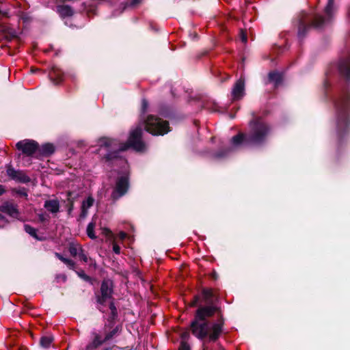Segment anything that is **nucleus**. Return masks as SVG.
<instances>
[{"instance_id":"1","label":"nucleus","mask_w":350,"mask_h":350,"mask_svg":"<svg viewBox=\"0 0 350 350\" xmlns=\"http://www.w3.org/2000/svg\"><path fill=\"white\" fill-rule=\"evenodd\" d=\"M142 129L141 126H137L135 129L131 131L128 144H119L115 139L102 138L100 140L101 147L109 148L111 150L108 153L105 158L107 160H111L117 157L118 151L126 150L129 146L133 148L137 151H142L145 149V145L142 141Z\"/></svg>"},{"instance_id":"2","label":"nucleus","mask_w":350,"mask_h":350,"mask_svg":"<svg viewBox=\"0 0 350 350\" xmlns=\"http://www.w3.org/2000/svg\"><path fill=\"white\" fill-rule=\"evenodd\" d=\"M250 126V134L248 137L239 133L232 138L231 142L234 146H239L244 141L250 145H259L265 140L270 131L269 126L260 118L251 122Z\"/></svg>"},{"instance_id":"3","label":"nucleus","mask_w":350,"mask_h":350,"mask_svg":"<svg viewBox=\"0 0 350 350\" xmlns=\"http://www.w3.org/2000/svg\"><path fill=\"white\" fill-rule=\"evenodd\" d=\"M191 329L192 334L198 338L203 339L208 336L210 340L215 341L222 331V324L216 323L210 326L207 321L198 319L196 317L191 323Z\"/></svg>"},{"instance_id":"4","label":"nucleus","mask_w":350,"mask_h":350,"mask_svg":"<svg viewBox=\"0 0 350 350\" xmlns=\"http://www.w3.org/2000/svg\"><path fill=\"white\" fill-rule=\"evenodd\" d=\"M142 124L147 132L154 135H163L170 131L167 121L152 115L144 119Z\"/></svg>"},{"instance_id":"5","label":"nucleus","mask_w":350,"mask_h":350,"mask_svg":"<svg viewBox=\"0 0 350 350\" xmlns=\"http://www.w3.org/2000/svg\"><path fill=\"white\" fill-rule=\"evenodd\" d=\"M16 146L23 154L27 156H31L38 152V144L31 139H24L18 142Z\"/></svg>"},{"instance_id":"6","label":"nucleus","mask_w":350,"mask_h":350,"mask_svg":"<svg viewBox=\"0 0 350 350\" xmlns=\"http://www.w3.org/2000/svg\"><path fill=\"white\" fill-rule=\"evenodd\" d=\"M128 189L129 181L127 178L121 177L118 178L111 196L112 200L115 201L119 199L127 192Z\"/></svg>"},{"instance_id":"7","label":"nucleus","mask_w":350,"mask_h":350,"mask_svg":"<svg viewBox=\"0 0 350 350\" xmlns=\"http://www.w3.org/2000/svg\"><path fill=\"white\" fill-rule=\"evenodd\" d=\"M101 296L98 297V302L100 304L105 303L107 299L111 298L112 293V282L110 280L103 282L100 288Z\"/></svg>"},{"instance_id":"8","label":"nucleus","mask_w":350,"mask_h":350,"mask_svg":"<svg viewBox=\"0 0 350 350\" xmlns=\"http://www.w3.org/2000/svg\"><path fill=\"white\" fill-rule=\"evenodd\" d=\"M7 174L12 180L21 183H27L30 180L29 178L22 171L14 170L12 165H7Z\"/></svg>"},{"instance_id":"9","label":"nucleus","mask_w":350,"mask_h":350,"mask_svg":"<svg viewBox=\"0 0 350 350\" xmlns=\"http://www.w3.org/2000/svg\"><path fill=\"white\" fill-rule=\"evenodd\" d=\"M245 94V83L241 79H239L234 84L232 96L234 100L241 99Z\"/></svg>"},{"instance_id":"10","label":"nucleus","mask_w":350,"mask_h":350,"mask_svg":"<svg viewBox=\"0 0 350 350\" xmlns=\"http://www.w3.org/2000/svg\"><path fill=\"white\" fill-rule=\"evenodd\" d=\"M217 308L213 306H206L199 308L196 312V317L198 319L206 321V318L211 317L216 311Z\"/></svg>"},{"instance_id":"11","label":"nucleus","mask_w":350,"mask_h":350,"mask_svg":"<svg viewBox=\"0 0 350 350\" xmlns=\"http://www.w3.org/2000/svg\"><path fill=\"white\" fill-rule=\"evenodd\" d=\"M0 211L5 213L14 218H18L19 216V213L16 206L11 203L6 202L0 206Z\"/></svg>"},{"instance_id":"12","label":"nucleus","mask_w":350,"mask_h":350,"mask_svg":"<svg viewBox=\"0 0 350 350\" xmlns=\"http://www.w3.org/2000/svg\"><path fill=\"white\" fill-rule=\"evenodd\" d=\"M56 9L57 12L62 18L70 17L74 14V10L69 5H59Z\"/></svg>"},{"instance_id":"13","label":"nucleus","mask_w":350,"mask_h":350,"mask_svg":"<svg viewBox=\"0 0 350 350\" xmlns=\"http://www.w3.org/2000/svg\"><path fill=\"white\" fill-rule=\"evenodd\" d=\"M94 339L92 342L87 346L88 350H92L102 345L103 343L107 342L105 338H103L97 333H94Z\"/></svg>"},{"instance_id":"14","label":"nucleus","mask_w":350,"mask_h":350,"mask_svg":"<svg viewBox=\"0 0 350 350\" xmlns=\"http://www.w3.org/2000/svg\"><path fill=\"white\" fill-rule=\"evenodd\" d=\"M94 200L92 197L89 196L85 200L83 201L81 205V213L80 217L84 218L88 215V209L92 206Z\"/></svg>"},{"instance_id":"15","label":"nucleus","mask_w":350,"mask_h":350,"mask_svg":"<svg viewBox=\"0 0 350 350\" xmlns=\"http://www.w3.org/2000/svg\"><path fill=\"white\" fill-rule=\"evenodd\" d=\"M54 150L55 148L52 144H45L41 147L38 146V153L40 156H49L53 153Z\"/></svg>"},{"instance_id":"16","label":"nucleus","mask_w":350,"mask_h":350,"mask_svg":"<svg viewBox=\"0 0 350 350\" xmlns=\"http://www.w3.org/2000/svg\"><path fill=\"white\" fill-rule=\"evenodd\" d=\"M44 207L51 213H56L59 211V204L57 200H46L44 203Z\"/></svg>"},{"instance_id":"17","label":"nucleus","mask_w":350,"mask_h":350,"mask_svg":"<svg viewBox=\"0 0 350 350\" xmlns=\"http://www.w3.org/2000/svg\"><path fill=\"white\" fill-rule=\"evenodd\" d=\"M340 71L347 78L350 77V56L341 62L340 65Z\"/></svg>"},{"instance_id":"18","label":"nucleus","mask_w":350,"mask_h":350,"mask_svg":"<svg viewBox=\"0 0 350 350\" xmlns=\"http://www.w3.org/2000/svg\"><path fill=\"white\" fill-rule=\"evenodd\" d=\"M107 330H108V326L105 325L104 327V332L105 333V338L107 341H109V340H111L112 338H113V337L118 334V333L120 331V328L119 326H116L112 330H111L108 332H107Z\"/></svg>"},{"instance_id":"19","label":"nucleus","mask_w":350,"mask_h":350,"mask_svg":"<svg viewBox=\"0 0 350 350\" xmlns=\"http://www.w3.org/2000/svg\"><path fill=\"white\" fill-rule=\"evenodd\" d=\"M50 77L55 84H58L61 81H62V72L57 68L53 69L50 72Z\"/></svg>"},{"instance_id":"20","label":"nucleus","mask_w":350,"mask_h":350,"mask_svg":"<svg viewBox=\"0 0 350 350\" xmlns=\"http://www.w3.org/2000/svg\"><path fill=\"white\" fill-rule=\"evenodd\" d=\"M83 250L81 246L79 244L77 243H70L69 246V252L70 254L75 257L80 254V252Z\"/></svg>"},{"instance_id":"21","label":"nucleus","mask_w":350,"mask_h":350,"mask_svg":"<svg viewBox=\"0 0 350 350\" xmlns=\"http://www.w3.org/2000/svg\"><path fill=\"white\" fill-rule=\"evenodd\" d=\"M55 255L58 259L65 263L70 269H75V263L72 260L63 257L59 253H55Z\"/></svg>"},{"instance_id":"22","label":"nucleus","mask_w":350,"mask_h":350,"mask_svg":"<svg viewBox=\"0 0 350 350\" xmlns=\"http://www.w3.org/2000/svg\"><path fill=\"white\" fill-rule=\"evenodd\" d=\"M269 79L271 82L274 83L275 85H278L282 79L281 75L278 72H271L269 75Z\"/></svg>"},{"instance_id":"23","label":"nucleus","mask_w":350,"mask_h":350,"mask_svg":"<svg viewBox=\"0 0 350 350\" xmlns=\"http://www.w3.org/2000/svg\"><path fill=\"white\" fill-rule=\"evenodd\" d=\"M334 11V0H328L327 6L325 7V12L328 18H329Z\"/></svg>"},{"instance_id":"24","label":"nucleus","mask_w":350,"mask_h":350,"mask_svg":"<svg viewBox=\"0 0 350 350\" xmlns=\"http://www.w3.org/2000/svg\"><path fill=\"white\" fill-rule=\"evenodd\" d=\"M95 228V224L93 222H90L87 227V234L88 236L92 239H96V235L94 234V230Z\"/></svg>"},{"instance_id":"25","label":"nucleus","mask_w":350,"mask_h":350,"mask_svg":"<svg viewBox=\"0 0 350 350\" xmlns=\"http://www.w3.org/2000/svg\"><path fill=\"white\" fill-rule=\"evenodd\" d=\"M53 341V338L51 336H44L40 339V345L44 348H48Z\"/></svg>"},{"instance_id":"26","label":"nucleus","mask_w":350,"mask_h":350,"mask_svg":"<svg viewBox=\"0 0 350 350\" xmlns=\"http://www.w3.org/2000/svg\"><path fill=\"white\" fill-rule=\"evenodd\" d=\"M328 20L329 18L325 21L322 16H317L314 21L313 25L316 27H321Z\"/></svg>"},{"instance_id":"27","label":"nucleus","mask_w":350,"mask_h":350,"mask_svg":"<svg viewBox=\"0 0 350 350\" xmlns=\"http://www.w3.org/2000/svg\"><path fill=\"white\" fill-rule=\"evenodd\" d=\"M25 230L26 231V232H27L31 237H34L36 239H39V238L38 237L37 234H36L37 230L34 228H33L29 225H25Z\"/></svg>"},{"instance_id":"28","label":"nucleus","mask_w":350,"mask_h":350,"mask_svg":"<svg viewBox=\"0 0 350 350\" xmlns=\"http://www.w3.org/2000/svg\"><path fill=\"white\" fill-rule=\"evenodd\" d=\"M202 295L206 301L209 302L213 296V291L211 289H204L202 291Z\"/></svg>"},{"instance_id":"29","label":"nucleus","mask_w":350,"mask_h":350,"mask_svg":"<svg viewBox=\"0 0 350 350\" xmlns=\"http://www.w3.org/2000/svg\"><path fill=\"white\" fill-rule=\"evenodd\" d=\"M347 103L348 100L347 98H345L341 100V102L338 105V107L340 108L342 111H344V113H346V107L347 105Z\"/></svg>"},{"instance_id":"30","label":"nucleus","mask_w":350,"mask_h":350,"mask_svg":"<svg viewBox=\"0 0 350 350\" xmlns=\"http://www.w3.org/2000/svg\"><path fill=\"white\" fill-rule=\"evenodd\" d=\"M179 350H190V347L185 341H182Z\"/></svg>"},{"instance_id":"31","label":"nucleus","mask_w":350,"mask_h":350,"mask_svg":"<svg viewBox=\"0 0 350 350\" xmlns=\"http://www.w3.org/2000/svg\"><path fill=\"white\" fill-rule=\"evenodd\" d=\"M148 107V101L145 99L142 100V111L143 113H145L147 111V109Z\"/></svg>"},{"instance_id":"32","label":"nucleus","mask_w":350,"mask_h":350,"mask_svg":"<svg viewBox=\"0 0 350 350\" xmlns=\"http://www.w3.org/2000/svg\"><path fill=\"white\" fill-rule=\"evenodd\" d=\"M239 36H240V39L241 40V41L243 43H246L247 42V35H246L245 32L243 30H241Z\"/></svg>"},{"instance_id":"33","label":"nucleus","mask_w":350,"mask_h":350,"mask_svg":"<svg viewBox=\"0 0 350 350\" xmlns=\"http://www.w3.org/2000/svg\"><path fill=\"white\" fill-rule=\"evenodd\" d=\"M77 273L80 278H83L85 280L88 281L90 280V278L84 273L83 271H77Z\"/></svg>"},{"instance_id":"34","label":"nucleus","mask_w":350,"mask_h":350,"mask_svg":"<svg viewBox=\"0 0 350 350\" xmlns=\"http://www.w3.org/2000/svg\"><path fill=\"white\" fill-rule=\"evenodd\" d=\"M109 308L111 311L112 315L113 317H115L117 313L116 308L115 305L113 304V303H112L111 301H110V303H109Z\"/></svg>"},{"instance_id":"35","label":"nucleus","mask_w":350,"mask_h":350,"mask_svg":"<svg viewBox=\"0 0 350 350\" xmlns=\"http://www.w3.org/2000/svg\"><path fill=\"white\" fill-rule=\"evenodd\" d=\"M79 256L81 260H83L84 262H87L88 260V256L83 253V250H82L80 254H79Z\"/></svg>"},{"instance_id":"36","label":"nucleus","mask_w":350,"mask_h":350,"mask_svg":"<svg viewBox=\"0 0 350 350\" xmlns=\"http://www.w3.org/2000/svg\"><path fill=\"white\" fill-rule=\"evenodd\" d=\"M5 218L0 214V228L3 227L7 224Z\"/></svg>"},{"instance_id":"37","label":"nucleus","mask_w":350,"mask_h":350,"mask_svg":"<svg viewBox=\"0 0 350 350\" xmlns=\"http://www.w3.org/2000/svg\"><path fill=\"white\" fill-rule=\"evenodd\" d=\"M113 251L116 254H119L120 253V247L116 243H113Z\"/></svg>"},{"instance_id":"38","label":"nucleus","mask_w":350,"mask_h":350,"mask_svg":"<svg viewBox=\"0 0 350 350\" xmlns=\"http://www.w3.org/2000/svg\"><path fill=\"white\" fill-rule=\"evenodd\" d=\"M189 334L187 332H183L182 334H181V338L183 340H186L189 338ZM183 341H185V340H183Z\"/></svg>"},{"instance_id":"39","label":"nucleus","mask_w":350,"mask_h":350,"mask_svg":"<svg viewBox=\"0 0 350 350\" xmlns=\"http://www.w3.org/2000/svg\"><path fill=\"white\" fill-rule=\"evenodd\" d=\"M199 298L198 297H196L193 301L190 304L191 306H196L197 305V303L198 301Z\"/></svg>"},{"instance_id":"40","label":"nucleus","mask_w":350,"mask_h":350,"mask_svg":"<svg viewBox=\"0 0 350 350\" xmlns=\"http://www.w3.org/2000/svg\"><path fill=\"white\" fill-rule=\"evenodd\" d=\"M119 237L120 239L123 240L126 238V234L125 232H120L118 234Z\"/></svg>"},{"instance_id":"41","label":"nucleus","mask_w":350,"mask_h":350,"mask_svg":"<svg viewBox=\"0 0 350 350\" xmlns=\"http://www.w3.org/2000/svg\"><path fill=\"white\" fill-rule=\"evenodd\" d=\"M5 192L4 187L0 185V196L2 195Z\"/></svg>"},{"instance_id":"42","label":"nucleus","mask_w":350,"mask_h":350,"mask_svg":"<svg viewBox=\"0 0 350 350\" xmlns=\"http://www.w3.org/2000/svg\"><path fill=\"white\" fill-rule=\"evenodd\" d=\"M341 120H338V126H340V124H341Z\"/></svg>"},{"instance_id":"43","label":"nucleus","mask_w":350,"mask_h":350,"mask_svg":"<svg viewBox=\"0 0 350 350\" xmlns=\"http://www.w3.org/2000/svg\"><path fill=\"white\" fill-rule=\"evenodd\" d=\"M105 350H109V349H106Z\"/></svg>"},{"instance_id":"44","label":"nucleus","mask_w":350,"mask_h":350,"mask_svg":"<svg viewBox=\"0 0 350 350\" xmlns=\"http://www.w3.org/2000/svg\"><path fill=\"white\" fill-rule=\"evenodd\" d=\"M349 15H350V10H349Z\"/></svg>"}]
</instances>
